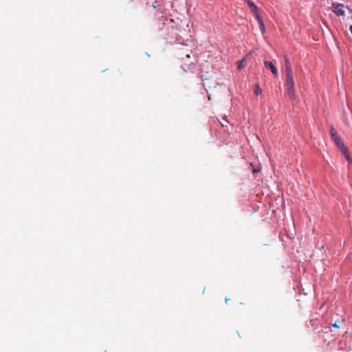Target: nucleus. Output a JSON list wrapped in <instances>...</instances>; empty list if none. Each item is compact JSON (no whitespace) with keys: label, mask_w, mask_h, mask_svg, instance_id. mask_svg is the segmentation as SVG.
I'll use <instances>...</instances> for the list:
<instances>
[{"label":"nucleus","mask_w":352,"mask_h":352,"mask_svg":"<svg viewBox=\"0 0 352 352\" xmlns=\"http://www.w3.org/2000/svg\"><path fill=\"white\" fill-rule=\"evenodd\" d=\"M285 87L287 89V94L289 98L293 99L295 95L294 82L293 73L289 67H287V76H285Z\"/></svg>","instance_id":"1"},{"label":"nucleus","mask_w":352,"mask_h":352,"mask_svg":"<svg viewBox=\"0 0 352 352\" xmlns=\"http://www.w3.org/2000/svg\"><path fill=\"white\" fill-rule=\"evenodd\" d=\"M336 146L340 148V151L344 155L345 158L347 161L350 162L351 159L347 151L346 147L344 145L343 142L339 136L333 139Z\"/></svg>","instance_id":"2"},{"label":"nucleus","mask_w":352,"mask_h":352,"mask_svg":"<svg viewBox=\"0 0 352 352\" xmlns=\"http://www.w3.org/2000/svg\"><path fill=\"white\" fill-rule=\"evenodd\" d=\"M332 10L338 16H344L345 14L344 6L341 3H333Z\"/></svg>","instance_id":"3"},{"label":"nucleus","mask_w":352,"mask_h":352,"mask_svg":"<svg viewBox=\"0 0 352 352\" xmlns=\"http://www.w3.org/2000/svg\"><path fill=\"white\" fill-rule=\"evenodd\" d=\"M246 2L248 3V6H249V8L252 11V12L254 14L256 19L259 18L261 16L257 6L254 4L253 1L251 0H246Z\"/></svg>","instance_id":"4"},{"label":"nucleus","mask_w":352,"mask_h":352,"mask_svg":"<svg viewBox=\"0 0 352 352\" xmlns=\"http://www.w3.org/2000/svg\"><path fill=\"white\" fill-rule=\"evenodd\" d=\"M264 65L266 69H270L274 76L278 75V70L274 63L271 61H264Z\"/></svg>","instance_id":"5"},{"label":"nucleus","mask_w":352,"mask_h":352,"mask_svg":"<svg viewBox=\"0 0 352 352\" xmlns=\"http://www.w3.org/2000/svg\"><path fill=\"white\" fill-rule=\"evenodd\" d=\"M256 20L258 21V23L259 24L260 30L263 34L265 32V28L264 26L263 21L262 20L261 16H259V18H256Z\"/></svg>","instance_id":"6"},{"label":"nucleus","mask_w":352,"mask_h":352,"mask_svg":"<svg viewBox=\"0 0 352 352\" xmlns=\"http://www.w3.org/2000/svg\"><path fill=\"white\" fill-rule=\"evenodd\" d=\"M285 76H287V67H289L292 72V66H291L290 62L289 60V58L286 56L285 57Z\"/></svg>","instance_id":"7"},{"label":"nucleus","mask_w":352,"mask_h":352,"mask_svg":"<svg viewBox=\"0 0 352 352\" xmlns=\"http://www.w3.org/2000/svg\"><path fill=\"white\" fill-rule=\"evenodd\" d=\"M330 135L332 140L338 136L336 130L332 126H330Z\"/></svg>","instance_id":"8"},{"label":"nucleus","mask_w":352,"mask_h":352,"mask_svg":"<svg viewBox=\"0 0 352 352\" xmlns=\"http://www.w3.org/2000/svg\"><path fill=\"white\" fill-rule=\"evenodd\" d=\"M330 135L332 140L338 136L336 130L332 126H330Z\"/></svg>","instance_id":"9"},{"label":"nucleus","mask_w":352,"mask_h":352,"mask_svg":"<svg viewBox=\"0 0 352 352\" xmlns=\"http://www.w3.org/2000/svg\"><path fill=\"white\" fill-rule=\"evenodd\" d=\"M262 93V89L259 87L258 84H256L254 87V94L256 95H260Z\"/></svg>","instance_id":"10"},{"label":"nucleus","mask_w":352,"mask_h":352,"mask_svg":"<svg viewBox=\"0 0 352 352\" xmlns=\"http://www.w3.org/2000/svg\"><path fill=\"white\" fill-rule=\"evenodd\" d=\"M244 67H245L244 60H241L238 62V69H242Z\"/></svg>","instance_id":"11"},{"label":"nucleus","mask_w":352,"mask_h":352,"mask_svg":"<svg viewBox=\"0 0 352 352\" xmlns=\"http://www.w3.org/2000/svg\"><path fill=\"white\" fill-rule=\"evenodd\" d=\"M174 21L173 19H170L168 21V25H170L171 28H175L177 29H178V26L177 25H174Z\"/></svg>","instance_id":"12"},{"label":"nucleus","mask_w":352,"mask_h":352,"mask_svg":"<svg viewBox=\"0 0 352 352\" xmlns=\"http://www.w3.org/2000/svg\"><path fill=\"white\" fill-rule=\"evenodd\" d=\"M259 170H260L259 169H258V170L254 169V170H253V172L255 173H258V172H259Z\"/></svg>","instance_id":"13"},{"label":"nucleus","mask_w":352,"mask_h":352,"mask_svg":"<svg viewBox=\"0 0 352 352\" xmlns=\"http://www.w3.org/2000/svg\"><path fill=\"white\" fill-rule=\"evenodd\" d=\"M350 31H351V33L352 34V25L350 27Z\"/></svg>","instance_id":"14"},{"label":"nucleus","mask_w":352,"mask_h":352,"mask_svg":"<svg viewBox=\"0 0 352 352\" xmlns=\"http://www.w3.org/2000/svg\"><path fill=\"white\" fill-rule=\"evenodd\" d=\"M333 327H337V328H338V326L336 324H333Z\"/></svg>","instance_id":"15"},{"label":"nucleus","mask_w":352,"mask_h":352,"mask_svg":"<svg viewBox=\"0 0 352 352\" xmlns=\"http://www.w3.org/2000/svg\"><path fill=\"white\" fill-rule=\"evenodd\" d=\"M186 56H187L188 58H190V54H186Z\"/></svg>","instance_id":"16"}]
</instances>
